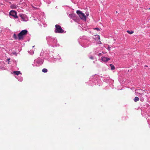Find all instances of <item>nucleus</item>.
Masks as SVG:
<instances>
[{
    "instance_id": "obj_1",
    "label": "nucleus",
    "mask_w": 150,
    "mask_h": 150,
    "mask_svg": "<svg viewBox=\"0 0 150 150\" xmlns=\"http://www.w3.org/2000/svg\"><path fill=\"white\" fill-rule=\"evenodd\" d=\"M48 44L52 47L57 46L58 44H57V40L55 38H53L50 36L46 37Z\"/></svg>"
},
{
    "instance_id": "obj_2",
    "label": "nucleus",
    "mask_w": 150,
    "mask_h": 150,
    "mask_svg": "<svg viewBox=\"0 0 150 150\" xmlns=\"http://www.w3.org/2000/svg\"><path fill=\"white\" fill-rule=\"evenodd\" d=\"M90 38H88L86 39L85 37L84 38V40L83 42L82 45L84 47H86L89 46L91 44V42L90 40Z\"/></svg>"
},
{
    "instance_id": "obj_3",
    "label": "nucleus",
    "mask_w": 150,
    "mask_h": 150,
    "mask_svg": "<svg viewBox=\"0 0 150 150\" xmlns=\"http://www.w3.org/2000/svg\"><path fill=\"white\" fill-rule=\"evenodd\" d=\"M27 31L26 30H22L17 35L18 40H23L24 35L27 34Z\"/></svg>"
},
{
    "instance_id": "obj_4",
    "label": "nucleus",
    "mask_w": 150,
    "mask_h": 150,
    "mask_svg": "<svg viewBox=\"0 0 150 150\" xmlns=\"http://www.w3.org/2000/svg\"><path fill=\"white\" fill-rule=\"evenodd\" d=\"M43 62V60L41 58H38L34 61V64H32L33 66H38L42 64Z\"/></svg>"
},
{
    "instance_id": "obj_5",
    "label": "nucleus",
    "mask_w": 150,
    "mask_h": 150,
    "mask_svg": "<svg viewBox=\"0 0 150 150\" xmlns=\"http://www.w3.org/2000/svg\"><path fill=\"white\" fill-rule=\"evenodd\" d=\"M55 30L54 32L55 33H62L64 32V30L62 29L60 25L57 24L55 25Z\"/></svg>"
},
{
    "instance_id": "obj_6",
    "label": "nucleus",
    "mask_w": 150,
    "mask_h": 150,
    "mask_svg": "<svg viewBox=\"0 0 150 150\" xmlns=\"http://www.w3.org/2000/svg\"><path fill=\"white\" fill-rule=\"evenodd\" d=\"M76 12L81 19L84 21L86 20V17L84 13H82L80 10H77Z\"/></svg>"
},
{
    "instance_id": "obj_7",
    "label": "nucleus",
    "mask_w": 150,
    "mask_h": 150,
    "mask_svg": "<svg viewBox=\"0 0 150 150\" xmlns=\"http://www.w3.org/2000/svg\"><path fill=\"white\" fill-rule=\"evenodd\" d=\"M9 15L16 18H18V16L17 15L16 12L15 11L13 10H11L9 13Z\"/></svg>"
},
{
    "instance_id": "obj_8",
    "label": "nucleus",
    "mask_w": 150,
    "mask_h": 150,
    "mask_svg": "<svg viewBox=\"0 0 150 150\" xmlns=\"http://www.w3.org/2000/svg\"><path fill=\"white\" fill-rule=\"evenodd\" d=\"M110 59L109 58H108L105 57H102L101 58V60L104 62H106L110 60Z\"/></svg>"
},
{
    "instance_id": "obj_9",
    "label": "nucleus",
    "mask_w": 150,
    "mask_h": 150,
    "mask_svg": "<svg viewBox=\"0 0 150 150\" xmlns=\"http://www.w3.org/2000/svg\"><path fill=\"white\" fill-rule=\"evenodd\" d=\"M93 39L95 40H99L100 39V36L98 35H95L93 37Z\"/></svg>"
},
{
    "instance_id": "obj_10",
    "label": "nucleus",
    "mask_w": 150,
    "mask_h": 150,
    "mask_svg": "<svg viewBox=\"0 0 150 150\" xmlns=\"http://www.w3.org/2000/svg\"><path fill=\"white\" fill-rule=\"evenodd\" d=\"M20 16L21 17V18L22 19L23 21H25V15L23 14H19Z\"/></svg>"
},
{
    "instance_id": "obj_11",
    "label": "nucleus",
    "mask_w": 150,
    "mask_h": 150,
    "mask_svg": "<svg viewBox=\"0 0 150 150\" xmlns=\"http://www.w3.org/2000/svg\"><path fill=\"white\" fill-rule=\"evenodd\" d=\"M11 8L13 9H15L16 8L17 6L16 4H12L11 5Z\"/></svg>"
},
{
    "instance_id": "obj_12",
    "label": "nucleus",
    "mask_w": 150,
    "mask_h": 150,
    "mask_svg": "<svg viewBox=\"0 0 150 150\" xmlns=\"http://www.w3.org/2000/svg\"><path fill=\"white\" fill-rule=\"evenodd\" d=\"M136 95L138 96H142L143 94H144V93H140L139 92H138L137 91L136 92Z\"/></svg>"
},
{
    "instance_id": "obj_13",
    "label": "nucleus",
    "mask_w": 150,
    "mask_h": 150,
    "mask_svg": "<svg viewBox=\"0 0 150 150\" xmlns=\"http://www.w3.org/2000/svg\"><path fill=\"white\" fill-rule=\"evenodd\" d=\"M13 72L14 74L17 75L21 73V72L20 71H14Z\"/></svg>"
},
{
    "instance_id": "obj_14",
    "label": "nucleus",
    "mask_w": 150,
    "mask_h": 150,
    "mask_svg": "<svg viewBox=\"0 0 150 150\" xmlns=\"http://www.w3.org/2000/svg\"><path fill=\"white\" fill-rule=\"evenodd\" d=\"M110 66L111 67V69L112 70H113L115 69V67L112 64H110Z\"/></svg>"
},
{
    "instance_id": "obj_15",
    "label": "nucleus",
    "mask_w": 150,
    "mask_h": 150,
    "mask_svg": "<svg viewBox=\"0 0 150 150\" xmlns=\"http://www.w3.org/2000/svg\"><path fill=\"white\" fill-rule=\"evenodd\" d=\"M139 98L137 97H136L134 99V101L135 102H136L137 101L139 100Z\"/></svg>"
},
{
    "instance_id": "obj_16",
    "label": "nucleus",
    "mask_w": 150,
    "mask_h": 150,
    "mask_svg": "<svg viewBox=\"0 0 150 150\" xmlns=\"http://www.w3.org/2000/svg\"><path fill=\"white\" fill-rule=\"evenodd\" d=\"M13 37L15 40L17 39L18 38L17 35L15 33L13 34Z\"/></svg>"
},
{
    "instance_id": "obj_17",
    "label": "nucleus",
    "mask_w": 150,
    "mask_h": 150,
    "mask_svg": "<svg viewBox=\"0 0 150 150\" xmlns=\"http://www.w3.org/2000/svg\"><path fill=\"white\" fill-rule=\"evenodd\" d=\"M75 16V15L73 13L70 14H69V17L72 18L74 17Z\"/></svg>"
},
{
    "instance_id": "obj_18",
    "label": "nucleus",
    "mask_w": 150,
    "mask_h": 150,
    "mask_svg": "<svg viewBox=\"0 0 150 150\" xmlns=\"http://www.w3.org/2000/svg\"><path fill=\"white\" fill-rule=\"evenodd\" d=\"M42 71L43 72L46 73L47 72L48 70L47 69H45V68H44L43 69H42Z\"/></svg>"
},
{
    "instance_id": "obj_19",
    "label": "nucleus",
    "mask_w": 150,
    "mask_h": 150,
    "mask_svg": "<svg viewBox=\"0 0 150 150\" xmlns=\"http://www.w3.org/2000/svg\"><path fill=\"white\" fill-rule=\"evenodd\" d=\"M127 32L128 33H129V34H132L134 32L133 31H129V30H127Z\"/></svg>"
},
{
    "instance_id": "obj_20",
    "label": "nucleus",
    "mask_w": 150,
    "mask_h": 150,
    "mask_svg": "<svg viewBox=\"0 0 150 150\" xmlns=\"http://www.w3.org/2000/svg\"><path fill=\"white\" fill-rule=\"evenodd\" d=\"M93 29L94 30H96L98 31H100V30L101 28L100 29L99 28H94Z\"/></svg>"
},
{
    "instance_id": "obj_21",
    "label": "nucleus",
    "mask_w": 150,
    "mask_h": 150,
    "mask_svg": "<svg viewBox=\"0 0 150 150\" xmlns=\"http://www.w3.org/2000/svg\"><path fill=\"white\" fill-rule=\"evenodd\" d=\"M89 58L91 59H94L93 57L92 56H90L89 57Z\"/></svg>"
},
{
    "instance_id": "obj_22",
    "label": "nucleus",
    "mask_w": 150,
    "mask_h": 150,
    "mask_svg": "<svg viewBox=\"0 0 150 150\" xmlns=\"http://www.w3.org/2000/svg\"><path fill=\"white\" fill-rule=\"evenodd\" d=\"M107 49H108V50L109 51H110V47L109 46H108V48H107Z\"/></svg>"
},
{
    "instance_id": "obj_23",
    "label": "nucleus",
    "mask_w": 150,
    "mask_h": 150,
    "mask_svg": "<svg viewBox=\"0 0 150 150\" xmlns=\"http://www.w3.org/2000/svg\"><path fill=\"white\" fill-rule=\"evenodd\" d=\"M102 55V54L101 53H99L98 54V55L99 57L101 56Z\"/></svg>"
},
{
    "instance_id": "obj_24",
    "label": "nucleus",
    "mask_w": 150,
    "mask_h": 150,
    "mask_svg": "<svg viewBox=\"0 0 150 150\" xmlns=\"http://www.w3.org/2000/svg\"><path fill=\"white\" fill-rule=\"evenodd\" d=\"M13 55H17V54L15 52H13Z\"/></svg>"
},
{
    "instance_id": "obj_25",
    "label": "nucleus",
    "mask_w": 150,
    "mask_h": 150,
    "mask_svg": "<svg viewBox=\"0 0 150 150\" xmlns=\"http://www.w3.org/2000/svg\"><path fill=\"white\" fill-rule=\"evenodd\" d=\"M137 91H139V92H140L141 91H142V90H140V89H139V90H137Z\"/></svg>"
},
{
    "instance_id": "obj_26",
    "label": "nucleus",
    "mask_w": 150,
    "mask_h": 150,
    "mask_svg": "<svg viewBox=\"0 0 150 150\" xmlns=\"http://www.w3.org/2000/svg\"><path fill=\"white\" fill-rule=\"evenodd\" d=\"M140 100H141L142 101H143V99L142 98H140Z\"/></svg>"
},
{
    "instance_id": "obj_27",
    "label": "nucleus",
    "mask_w": 150,
    "mask_h": 150,
    "mask_svg": "<svg viewBox=\"0 0 150 150\" xmlns=\"http://www.w3.org/2000/svg\"><path fill=\"white\" fill-rule=\"evenodd\" d=\"M10 59H8V60H10Z\"/></svg>"
},
{
    "instance_id": "obj_28",
    "label": "nucleus",
    "mask_w": 150,
    "mask_h": 150,
    "mask_svg": "<svg viewBox=\"0 0 150 150\" xmlns=\"http://www.w3.org/2000/svg\"><path fill=\"white\" fill-rule=\"evenodd\" d=\"M100 44H101V43L100 42Z\"/></svg>"
},
{
    "instance_id": "obj_29",
    "label": "nucleus",
    "mask_w": 150,
    "mask_h": 150,
    "mask_svg": "<svg viewBox=\"0 0 150 150\" xmlns=\"http://www.w3.org/2000/svg\"><path fill=\"white\" fill-rule=\"evenodd\" d=\"M34 47V46H33V47Z\"/></svg>"
}]
</instances>
